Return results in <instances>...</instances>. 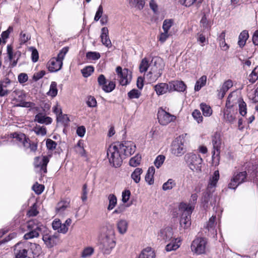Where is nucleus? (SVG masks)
<instances>
[{
	"mask_svg": "<svg viewBox=\"0 0 258 258\" xmlns=\"http://www.w3.org/2000/svg\"><path fill=\"white\" fill-rule=\"evenodd\" d=\"M174 21L172 19H166L163 21L162 29L164 31L169 32V29L173 26Z\"/></svg>",
	"mask_w": 258,
	"mask_h": 258,
	"instance_id": "49",
	"label": "nucleus"
},
{
	"mask_svg": "<svg viewBox=\"0 0 258 258\" xmlns=\"http://www.w3.org/2000/svg\"><path fill=\"white\" fill-rule=\"evenodd\" d=\"M33 130L38 135L44 136L46 134V128L44 126H36Z\"/></svg>",
	"mask_w": 258,
	"mask_h": 258,
	"instance_id": "61",
	"label": "nucleus"
},
{
	"mask_svg": "<svg viewBox=\"0 0 258 258\" xmlns=\"http://www.w3.org/2000/svg\"><path fill=\"white\" fill-rule=\"evenodd\" d=\"M57 94V84L55 82H52L50 86L48 94L52 97H55L56 96Z\"/></svg>",
	"mask_w": 258,
	"mask_h": 258,
	"instance_id": "51",
	"label": "nucleus"
},
{
	"mask_svg": "<svg viewBox=\"0 0 258 258\" xmlns=\"http://www.w3.org/2000/svg\"><path fill=\"white\" fill-rule=\"evenodd\" d=\"M184 159L191 170L196 172L201 171L203 159L200 155L188 153L185 155Z\"/></svg>",
	"mask_w": 258,
	"mask_h": 258,
	"instance_id": "6",
	"label": "nucleus"
},
{
	"mask_svg": "<svg viewBox=\"0 0 258 258\" xmlns=\"http://www.w3.org/2000/svg\"><path fill=\"white\" fill-rule=\"evenodd\" d=\"M11 136L13 138L16 139L17 141L21 143L23 146L24 145V143L29 139V138H26L25 134L22 133H14Z\"/></svg>",
	"mask_w": 258,
	"mask_h": 258,
	"instance_id": "40",
	"label": "nucleus"
},
{
	"mask_svg": "<svg viewBox=\"0 0 258 258\" xmlns=\"http://www.w3.org/2000/svg\"><path fill=\"white\" fill-rule=\"evenodd\" d=\"M170 240L171 241L170 243H169L165 247V250L168 252L176 250L180 245V239L172 238Z\"/></svg>",
	"mask_w": 258,
	"mask_h": 258,
	"instance_id": "28",
	"label": "nucleus"
},
{
	"mask_svg": "<svg viewBox=\"0 0 258 258\" xmlns=\"http://www.w3.org/2000/svg\"><path fill=\"white\" fill-rule=\"evenodd\" d=\"M32 188L37 195H40L43 192L44 190V186L42 184H39L37 183L33 186Z\"/></svg>",
	"mask_w": 258,
	"mask_h": 258,
	"instance_id": "63",
	"label": "nucleus"
},
{
	"mask_svg": "<svg viewBox=\"0 0 258 258\" xmlns=\"http://www.w3.org/2000/svg\"><path fill=\"white\" fill-rule=\"evenodd\" d=\"M52 227L53 230L59 233L65 234L68 232V229L64 225H62L61 221L58 219H55L52 223Z\"/></svg>",
	"mask_w": 258,
	"mask_h": 258,
	"instance_id": "27",
	"label": "nucleus"
},
{
	"mask_svg": "<svg viewBox=\"0 0 258 258\" xmlns=\"http://www.w3.org/2000/svg\"><path fill=\"white\" fill-rule=\"evenodd\" d=\"M34 121L40 123L48 124L51 123L52 119L51 117L45 116L43 113H40L35 115Z\"/></svg>",
	"mask_w": 258,
	"mask_h": 258,
	"instance_id": "29",
	"label": "nucleus"
},
{
	"mask_svg": "<svg viewBox=\"0 0 258 258\" xmlns=\"http://www.w3.org/2000/svg\"><path fill=\"white\" fill-rule=\"evenodd\" d=\"M29 258L35 257L38 256L41 252V247L39 244L36 243H29Z\"/></svg>",
	"mask_w": 258,
	"mask_h": 258,
	"instance_id": "26",
	"label": "nucleus"
},
{
	"mask_svg": "<svg viewBox=\"0 0 258 258\" xmlns=\"http://www.w3.org/2000/svg\"><path fill=\"white\" fill-rule=\"evenodd\" d=\"M175 116L170 114L163 109L159 110L158 112V119L159 122L163 125H166L171 121L176 119Z\"/></svg>",
	"mask_w": 258,
	"mask_h": 258,
	"instance_id": "12",
	"label": "nucleus"
},
{
	"mask_svg": "<svg viewBox=\"0 0 258 258\" xmlns=\"http://www.w3.org/2000/svg\"><path fill=\"white\" fill-rule=\"evenodd\" d=\"M239 105V111L240 114L244 116L246 113H247V108H246V103L243 101V99L239 102V103L238 104Z\"/></svg>",
	"mask_w": 258,
	"mask_h": 258,
	"instance_id": "56",
	"label": "nucleus"
},
{
	"mask_svg": "<svg viewBox=\"0 0 258 258\" xmlns=\"http://www.w3.org/2000/svg\"><path fill=\"white\" fill-rule=\"evenodd\" d=\"M141 95V92L136 89H133L127 93L128 98L130 99H138Z\"/></svg>",
	"mask_w": 258,
	"mask_h": 258,
	"instance_id": "44",
	"label": "nucleus"
},
{
	"mask_svg": "<svg viewBox=\"0 0 258 258\" xmlns=\"http://www.w3.org/2000/svg\"><path fill=\"white\" fill-rule=\"evenodd\" d=\"M97 82L99 85L101 87L102 89L107 93L111 92L115 87V84L113 81H110L108 84H106V79L105 76L102 74L98 76Z\"/></svg>",
	"mask_w": 258,
	"mask_h": 258,
	"instance_id": "14",
	"label": "nucleus"
},
{
	"mask_svg": "<svg viewBox=\"0 0 258 258\" xmlns=\"http://www.w3.org/2000/svg\"><path fill=\"white\" fill-rule=\"evenodd\" d=\"M171 35V32H167V31H164L163 32H162L160 34V36L159 37V40L161 42L163 43Z\"/></svg>",
	"mask_w": 258,
	"mask_h": 258,
	"instance_id": "64",
	"label": "nucleus"
},
{
	"mask_svg": "<svg viewBox=\"0 0 258 258\" xmlns=\"http://www.w3.org/2000/svg\"><path fill=\"white\" fill-rule=\"evenodd\" d=\"M86 57L89 60H97L100 57L99 52L90 51L87 53Z\"/></svg>",
	"mask_w": 258,
	"mask_h": 258,
	"instance_id": "58",
	"label": "nucleus"
},
{
	"mask_svg": "<svg viewBox=\"0 0 258 258\" xmlns=\"http://www.w3.org/2000/svg\"><path fill=\"white\" fill-rule=\"evenodd\" d=\"M119 143L111 144L107 150V156L109 162L113 166L115 167H119L122 163L123 159H124L123 155L120 152Z\"/></svg>",
	"mask_w": 258,
	"mask_h": 258,
	"instance_id": "3",
	"label": "nucleus"
},
{
	"mask_svg": "<svg viewBox=\"0 0 258 258\" xmlns=\"http://www.w3.org/2000/svg\"><path fill=\"white\" fill-rule=\"evenodd\" d=\"M176 186V182L172 179H169L167 182H165L162 185V189L163 190H168L172 189Z\"/></svg>",
	"mask_w": 258,
	"mask_h": 258,
	"instance_id": "43",
	"label": "nucleus"
},
{
	"mask_svg": "<svg viewBox=\"0 0 258 258\" xmlns=\"http://www.w3.org/2000/svg\"><path fill=\"white\" fill-rule=\"evenodd\" d=\"M231 109L226 107L224 112L225 120L230 123H232L235 119V115L234 113L231 112Z\"/></svg>",
	"mask_w": 258,
	"mask_h": 258,
	"instance_id": "35",
	"label": "nucleus"
},
{
	"mask_svg": "<svg viewBox=\"0 0 258 258\" xmlns=\"http://www.w3.org/2000/svg\"><path fill=\"white\" fill-rule=\"evenodd\" d=\"M42 239L48 247H52L56 244L57 237L54 234H51L49 231L46 230L43 234Z\"/></svg>",
	"mask_w": 258,
	"mask_h": 258,
	"instance_id": "18",
	"label": "nucleus"
},
{
	"mask_svg": "<svg viewBox=\"0 0 258 258\" xmlns=\"http://www.w3.org/2000/svg\"><path fill=\"white\" fill-rule=\"evenodd\" d=\"M179 210L182 213L180 224L183 228L186 229L190 226V215L194 210L193 205H187L186 203H181Z\"/></svg>",
	"mask_w": 258,
	"mask_h": 258,
	"instance_id": "5",
	"label": "nucleus"
},
{
	"mask_svg": "<svg viewBox=\"0 0 258 258\" xmlns=\"http://www.w3.org/2000/svg\"><path fill=\"white\" fill-rule=\"evenodd\" d=\"M31 38V36L29 34L24 32H22L20 33V41L21 44H24L27 42Z\"/></svg>",
	"mask_w": 258,
	"mask_h": 258,
	"instance_id": "59",
	"label": "nucleus"
},
{
	"mask_svg": "<svg viewBox=\"0 0 258 258\" xmlns=\"http://www.w3.org/2000/svg\"><path fill=\"white\" fill-rule=\"evenodd\" d=\"M248 79L251 83H254L258 79V66L253 70Z\"/></svg>",
	"mask_w": 258,
	"mask_h": 258,
	"instance_id": "45",
	"label": "nucleus"
},
{
	"mask_svg": "<svg viewBox=\"0 0 258 258\" xmlns=\"http://www.w3.org/2000/svg\"><path fill=\"white\" fill-rule=\"evenodd\" d=\"M173 235L172 229L167 227L160 230L158 234V238L165 241H169L172 238Z\"/></svg>",
	"mask_w": 258,
	"mask_h": 258,
	"instance_id": "21",
	"label": "nucleus"
},
{
	"mask_svg": "<svg viewBox=\"0 0 258 258\" xmlns=\"http://www.w3.org/2000/svg\"><path fill=\"white\" fill-rule=\"evenodd\" d=\"M29 243L19 242L15 246L14 253L16 258H26L28 256Z\"/></svg>",
	"mask_w": 258,
	"mask_h": 258,
	"instance_id": "11",
	"label": "nucleus"
},
{
	"mask_svg": "<svg viewBox=\"0 0 258 258\" xmlns=\"http://www.w3.org/2000/svg\"><path fill=\"white\" fill-rule=\"evenodd\" d=\"M49 161L48 156L37 157L35 158L34 165L36 168H39L40 171L43 173L47 172V165Z\"/></svg>",
	"mask_w": 258,
	"mask_h": 258,
	"instance_id": "17",
	"label": "nucleus"
},
{
	"mask_svg": "<svg viewBox=\"0 0 258 258\" xmlns=\"http://www.w3.org/2000/svg\"><path fill=\"white\" fill-rule=\"evenodd\" d=\"M131 191L128 189H125L122 192V202L126 203L130 199L131 197Z\"/></svg>",
	"mask_w": 258,
	"mask_h": 258,
	"instance_id": "62",
	"label": "nucleus"
},
{
	"mask_svg": "<svg viewBox=\"0 0 258 258\" xmlns=\"http://www.w3.org/2000/svg\"><path fill=\"white\" fill-rule=\"evenodd\" d=\"M170 82L171 92H184L186 89V86L183 81H174Z\"/></svg>",
	"mask_w": 258,
	"mask_h": 258,
	"instance_id": "24",
	"label": "nucleus"
},
{
	"mask_svg": "<svg viewBox=\"0 0 258 258\" xmlns=\"http://www.w3.org/2000/svg\"><path fill=\"white\" fill-rule=\"evenodd\" d=\"M200 107L205 116H210L212 114V110L210 106L202 103L200 105Z\"/></svg>",
	"mask_w": 258,
	"mask_h": 258,
	"instance_id": "42",
	"label": "nucleus"
},
{
	"mask_svg": "<svg viewBox=\"0 0 258 258\" xmlns=\"http://www.w3.org/2000/svg\"><path fill=\"white\" fill-rule=\"evenodd\" d=\"M116 226L119 233L123 234L127 231L128 223L125 220L120 219L117 222Z\"/></svg>",
	"mask_w": 258,
	"mask_h": 258,
	"instance_id": "30",
	"label": "nucleus"
},
{
	"mask_svg": "<svg viewBox=\"0 0 258 258\" xmlns=\"http://www.w3.org/2000/svg\"><path fill=\"white\" fill-rule=\"evenodd\" d=\"M130 4L132 6L137 7L138 9H142L144 6V0H128Z\"/></svg>",
	"mask_w": 258,
	"mask_h": 258,
	"instance_id": "53",
	"label": "nucleus"
},
{
	"mask_svg": "<svg viewBox=\"0 0 258 258\" xmlns=\"http://www.w3.org/2000/svg\"><path fill=\"white\" fill-rule=\"evenodd\" d=\"M248 37V33L246 30H244L240 33L238 41V44L240 47H242L245 45Z\"/></svg>",
	"mask_w": 258,
	"mask_h": 258,
	"instance_id": "37",
	"label": "nucleus"
},
{
	"mask_svg": "<svg viewBox=\"0 0 258 258\" xmlns=\"http://www.w3.org/2000/svg\"><path fill=\"white\" fill-rule=\"evenodd\" d=\"M94 72V68L92 66H87L81 70L83 76L85 77H88Z\"/></svg>",
	"mask_w": 258,
	"mask_h": 258,
	"instance_id": "54",
	"label": "nucleus"
},
{
	"mask_svg": "<svg viewBox=\"0 0 258 258\" xmlns=\"http://www.w3.org/2000/svg\"><path fill=\"white\" fill-rule=\"evenodd\" d=\"M225 35L222 33L221 34V36H220V42L219 45L221 48V49L223 51H227L229 48V45L225 42V38H224Z\"/></svg>",
	"mask_w": 258,
	"mask_h": 258,
	"instance_id": "57",
	"label": "nucleus"
},
{
	"mask_svg": "<svg viewBox=\"0 0 258 258\" xmlns=\"http://www.w3.org/2000/svg\"><path fill=\"white\" fill-rule=\"evenodd\" d=\"M116 72L118 75L120 84L122 85H126L130 82V77L128 76V70H122L120 67H117Z\"/></svg>",
	"mask_w": 258,
	"mask_h": 258,
	"instance_id": "16",
	"label": "nucleus"
},
{
	"mask_svg": "<svg viewBox=\"0 0 258 258\" xmlns=\"http://www.w3.org/2000/svg\"><path fill=\"white\" fill-rule=\"evenodd\" d=\"M12 82L8 78H5L0 82V96H7L13 90Z\"/></svg>",
	"mask_w": 258,
	"mask_h": 258,
	"instance_id": "15",
	"label": "nucleus"
},
{
	"mask_svg": "<svg viewBox=\"0 0 258 258\" xmlns=\"http://www.w3.org/2000/svg\"><path fill=\"white\" fill-rule=\"evenodd\" d=\"M242 99L241 97H238L236 92H232L228 95L226 103V107L227 108H232L237 103L239 104V102H240Z\"/></svg>",
	"mask_w": 258,
	"mask_h": 258,
	"instance_id": "20",
	"label": "nucleus"
},
{
	"mask_svg": "<svg viewBox=\"0 0 258 258\" xmlns=\"http://www.w3.org/2000/svg\"><path fill=\"white\" fill-rule=\"evenodd\" d=\"M27 228L29 232L26 233L24 238L25 239H30L34 237H37L40 232L45 228L42 225L35 223L34 221H29L27 223Z\"/></svg>",
	"mask_w": 258,
	"mask_h": 258,
	"instance_id": "7",
	"label": "nucleus"
},
{
	"mask_svg": "<svg viewBox=\"0 0 258 258\" xmlns=\"http://www.w3.org/2000/svg\"><path fill=\"white\" fill-rule=\"evenodd\" d=\"M70 202L67 201H61L57 203L55 208L57 214H62L63 212L69 207Z\"/></svg>",
	"mask_w": 258,
	"mask_h": 258,
	"instance_id": "32",
	"label": "nucleus"
},
{
	"mask_svg": "<svg viewBox=\"0 0 258 258\" xmlns=\"http://www.w3.org/2000/svg\"><path fill=\"white\" fill-rule=\"evenodd\" d=\"M143 173V170L141 168H137L131 174V178L136 183H138L141 180V175Z\"/></svg>",
	"mask_w": 258,
	"mask_h": 258,
	"instance_id": "38",
	"label": "nucleus"
},
{
	"mask_svg": "<svg viewBox=\"0 0 258 258\" xmlns=\"http://www.w3.org/2000/svg\"><path fill=\"white\" fill-rule=\"evenodd\" d=\"M247 173L246 171L234 172L230 182L228 184V188L235 189L240 184L246 181Z\"/></svg>",
	"mask_w": 258,
	"mask_h": 258,
	"instance_id": "10",
	"label": "nucleus"
},
{
	"mask_svg": "<svg viewBox=\"0 0 258 258\" xmlns=\"http://www.w3.org/2000/svg\"><path fill=\"white\" fill-rule=\"evenodd\" d=\"M164 62L159 57H153L150 63V71L147 75L149 83L155 82L162 74L164 68Z\"/></svg>",
	"mask_w": 258,
	"mask_h": 258,
	"instance_id": "2",
	"label": "nucleus"
},
{
	"mask_svg": "<svg viewBox=\"0 0 258 258\" xmlns=\"http://www.w3.org/2000/svg\"><path fill=\"white\" fill-rule=\"evenodd\" d=\"M139 258H155V253L151 247H147L142 251Z\"/></svg>",
	"mask_w": 258,
	"mask_h": 258,
	"instance_id": "31",
	"label": "nucleus"
},
{
	"mask_svg": "<svg viewBox=\"0 0 258 258\" xmlns=\"http://www.w3.org/2000/svg\"><path fill=\"white\" fill-rule=\"evenodd\" d=\"M108 200L109 201V205L107 207V210L110 211L116 206L117 198L114 195L110 194L108 197Z\"/></svg>",
	"mask_w": 258,
	"mask_h": 258,
	"instance_id": "41",
	"label": "nucleus"
},
{
	"mask_svg": "<svg viewBox=\"0 0 258 258\" xmlns=\"http://www.w3.org/2000/svg\"><path fill=\"white\" fill-rule=\"evenodd\" d=\"M200 26L203 28L204 31H208L212 26L211 22L208 19L206 15H204L200 21Z\"/></svg>",
	"mask_w": 258,
	"mask_h": 258,
	"instance_id": "36",
	"label": "nucleus"
},
{
	"mask_svg": "<svg viewBox=\"0 0 258 258\" xmlns=\"http://www.w3.org/2000/svg\"><path fill=\"white\" fill-rule=\"evenodd\" d=\"M24 147L26 149L29 148L31 152H35L37 149V144L34 142L31 143L29 139L24 143Z\"/></svg>",
	"mask_w": 258,
	"mask_h": 258,
	"instance_id": "52",
	"label": "nucleus"
},
{
	"mask_svg": "<svg viewBox=\"0 0 258 258\" xmlns=\"http://www.w3.org/2000/svg\"><path fill=\"white\" fill-rule=\"evenodd\" d=\"M102 44L106 47L110 48L112 46L111 42L108 35V30L107 27H103L101 29L100 35Z\"/></svg>",
	"mask_w": 258,
	"mask_h": 258,
	"instance_id": "25",
	"label": "nucleus"
},
{
	"mask_svg": "<svg viewBox=\"0 0 258 258\" xmlns=\"http://www.w3.org/2000/svg\"><path fill=\"white\" fill-rule=\"evenodd\" d=\"M155 172V168L153 166L149 167L147 171L145 176V180L149 185H152L154 183L153 177Z\"/></svg>",
	"mask_w": 258,
	"mask_h": 258,
	"instance_id": "33",
	"label": "nucleus"
},
{
	"mask_svg": "<svg viewBox=\"0 0 258 258\" xmlns=\"http://www.w3.org/2000/svg\"><path fill=\"white\" fill-rule=\"evenodd\" d=\"M212 144L213 146V151H212L213 155L220 154V148L221 145V140L220 134L216 133L212 137Z\"/></svg>",
	"mask_w": 258,
	"mask_h": 258,
	"instance_id": "22",
	"label": "nucleus"
},
{
	"mask_svg": "<svg viewBox=\"0 0 258 258\" xmlns=\"http://www.w3.org/2000/svg\"><path fill=\"white\" fill-rule=\"evenodd\" d=\"M192 115L198 123H199L203 121V116L199 110H195L192 113Z\"/></svg>",
	"mask_w": 258,
	"mask_h": 258,
	"instance_id": "60",
	"label": "nucleus"
},
{
	"mask_svg": "<svg viewBox=\"0 0 258 258\" xmlns=\"http://www.w3.org/2000/svg\"><path fill=\"white\" fill-rule=\"evenodd\" d=\"M116 244L115 233L112 227H103L101 229L100 248L104 254H109Z\"/></svg>",
	"mask_w": 258,
	"mask_h": 258,
	"instance_id": "1",
	"label": "nucleus"
},
{
	"mask_svg": "<svg viewBox=\"0 0 258 258\" xmlns=\"http://www.w3.org/2000/svg\"><path fill=\"white\" fill-rule=\"evenodd\" d=\"M165 159V157L164 155H158L154 161V165L157 168H159L163 164Z\"/></svg>",
	"mask_w": 258,
	"mask_h": 258,
	"instance_id": "55",
	"label": "nucleus"
},
{
	"mask_svg": "<svg viewBox=\"0 0 258 258\" xmlns=\"http://www.w3.org/2000/svg\"><path fill=\"white\" fill-rule=\"evenodd\" d=\"M69 47H63L59 52L57 56L55 58L60 61V62L63 61V60L69 51Z\"/></svg>",
	"mask_w": 258,
	"mask_h": 258,
	"instance_id": "48",
	"label": "nucleus"
},
{
	"mask_svg": "<svg viewBox=\"0 0 258 258\" xmlns=\"http://www.w3.org/2000/svg\"><path fill=\"white\" fill-rule=\"evenodd\" d=\"M185 140L183 137L179 136L176 138L172 145L171 153L176 156H181L185 152L184 146Z\"/></svg>",
	"mask_w": 258,
	"mask_h": 258,
	"instance_id": "9",
	"label": "nucleus"
},
{
	"mask_svg": "<svg viewBox=\"0 0 258 258\" xmlns=\"http://www.w3.org/2000/svg\"><path fill=\"white\" fill-rule=\"evenodd\" d=\"M120 152L122 153L124 159L132 155L136 150V146L132 142L125 141L122 143H119Z\"/></svg>",
	"mask_w": 258,
	"mask_h": 258,
	"instance_id": "13",
	"label": "nucleus"
},
{
	"mask_svg": "<svg viewBox=\"0 0 258 258\" xmlns=\"http://www.w3.org/2000/svg\"><path fill=\"white\" fill-rule=\"evenodd\" d=\"M207 82V77L202 76L197 82L195 86V90L199 91L203 87L205 86Z\"/></svg>",
	"mask_w": 258,
	"mask_h": 258,
	"instance_id": "39",
	"label": "nucleus"
},
{
	"mask_svg": "<svg viewBox=\"0 0 258 258\" xmlns=\"http://www.w3.org/2000/svg\"><path fill=\"white\" fill-rule=\"evenodd\" d=\"M94 252V249L92 247L88 246L85 247L82 252L81 256L83 258H86L91 256Z\"/></svg>",
	"mask_w": 258,
	"mask_h": 258,
	"instance_id": "46",
	"label": "nucleus"
},
{
	"mask_svg": "<svg viewBox=\"0 0 258 258\" xmlns=\"http://www.w3.org/2000/svg\"><path fill=\"white\" fill-rule=\"evenodd\" d=\"M219 172L218 170L214 171L213 174L210 177L206 191L203 198V202L208 204L212 198V194L215 190L217 183L219 179Z\"/></svg>",
	"mask_w": 258,
	"mask_h": 258,
	"instance_id": "4",
	"label": "nucleus"
},
{
	"mask_svg": "<svg viewBox=\"0 0 258 258\" xmlns=\"http://www.w3.org/2000/svg\"><path fill=\"white\" fill-rule=\"evenodd\" d=\"M141 160V156L139 155H137L130 159L129 162L130 165L133 167H137L140 164Z\"/></svg>",
	"mask_w": 258,
	"mask_h": 258,
	"instance_id": "50",
	"label": "nucleus"
},
{
	"mask_svg": "<svg viewBox=\"0 0 258 258\" xmlns=\"http://www.w3.org/2000/svg\"><path fill=\"white\" fill-rule=\"evenodd\" d=\"M154 88L157 95L158 96L165 94L167 92H171L170 82L168 83H158L154 86Z\"/></svg>",
	"mask_w": 258,
	"mask_h": 258,
	"instance_id": "19",
	"label": "nucleus"
},
{
	"mask_svg": "<svg viewBox=\"0 0 258 258\" xmlns=\"http://www.w3.org/2000/svg\"><path fill=\"white\" fill-rule=\"evenodd\" d=\"M207 245V240L202 237H197L194 239L191 245V251L197 254L206 252Z\"/></svg>",
	"mask_w": 258,
	"mask_h": 258,
	"instance_id": "8",
	"label": "nucleus"
},
{
	"mask_svg": "<svg viewBox=\"0 0 258 258\" xmlns=\"http://www.w3.org/2000/svg\"><path fill=\"white\" fill-rule=\"evenodd\" d=\"M62 64L63 62H60L55 57H53L48 62V69L50 72H55L61 69Z\"/></svg>",
	"mask_w": 258,
	"mask_h": 258,
	"instance_id": "23",
	"label": "nucleus"
},
{
	"mask_svg": "<svg viewBox=\"0 0 258 258\" xmlns=\"http://www.w3.org/2000/svg\"><path fill=\"white\" fill-rule=\"evenodd\" d=\"M150 64L146 58H143L139 66V70L141 73L146 72Z\"/></svg>",
	"mask_w": 258,
	"mask_h": 258,
	"instance_id": "47",
	"label": "nucleus"
},
{
	"mask_svg": "<svg viewBox=\"0 0 258 258\" xmlns=\"http://www.w3.org/2000/svg\"><path fill=\"white\" fill-rule=\"evenodd\" d=\"M216 221V216H212L209 219L206 228L208 230L212 232L213 234H217V231L215 229V226L216 225V223H215Z\"/></svg>",
	"mask_w": 258,
	"mask_h": 258,
	"instance_id": "34",
	"label": "nucleus"
}]
</instances>
